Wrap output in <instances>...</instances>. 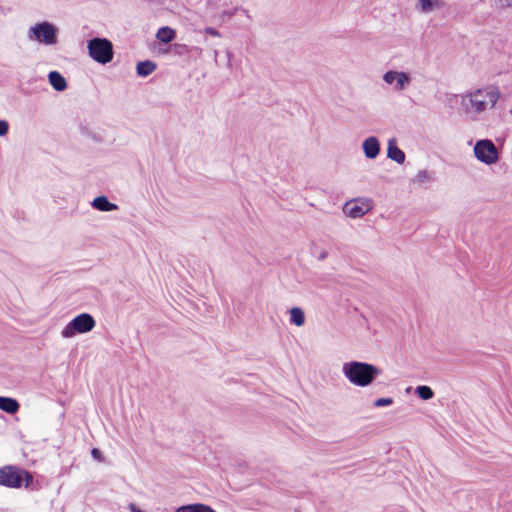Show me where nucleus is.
Here are the masks:
<instances>
[{"mask_svg": "<svg viewBox=\"0 0 512 512\" xmlns=\"http://www.w3.org/2000/svg\"><path fill=\"white\" fill-rule=\"evenodd\" d=\"M460 97V110L473 119L492 111L499 98L500 91L496 86L485 85L469 90Z\"/></svg>", "mask_w": 512, "mask_h": 512, "instance_id": "nucleus-1", "label": "nucleus"}, {"mask_svg": "<svg viewBox=\"0 0 512 512\" xmlns=\"http://www.w3.org/2000/svg\"><path fill=\"white\" fill-rule=\"evenodd\" d=\"M341 370L350 384L362 388L370 386L381 374L377 366L355 360L343 363Z\"/></svg>", "mask_w": 512, "mask_h": 512, "instance_id": "nucleus-2", "label": "nucleus"}, {"mask_svg": "<svg viewBox=\"0 0 512 512\" xmlns=\"http://www.w3.org/2000/svg\"><path fill=\"white\" fill-rule=\"evenodd\" d=\"M57 34L58 29L54 24L43 21L36 23L28 29L27 38L38 44L53 46L58 42Z\"/></svg>", "mask_w": 512, "mask_h": 512, "instance_id": "nucleus-3", "label": "nucleus"}, {"mask_svg": "<svg viewBox=\"0 0 512 512\" xmlns=\"http://www.w3.org/2000/svg\"><path fill=\"white\" fill-rule=\"evenodd\" d=\"M32 480V475L20 468L10 465L0 468V485L2 486L20 488L24 482L25 487H28Z\"/></svg>", "mask_w": 512, "mask_h": 512, "instance_id": "nucleus-4", "label": "nucleus"}, {"mask_svg": "<svg viewBox=\"0 0 512 512\" xmlns=\"http://www.w3.org/2000/svg\"><path fill=\"white\" fill-rule=\"evenodd\" d=\"M473 156L486 166L496 165L500 160L499 150L491 139L477 140L473 147Z\"/></svg>", "mask_w": 512, "mask_h": 512, "instance_id": "nucleus-5", "label": "nucleus"}, {"mask_svg": "<svg viewBox=\"0 0 512 512\" xmlns=\"http://www.w3.org/2000/svg\"><path fill=\"white\" fill-rule=\"evenodd\" d=\"M87 49L89 56L100 64L111 62L114 56L113 45L106 38H93L89 40Z\"/></svg>", "mask_w": 512, "mask_h": 512, "instance_id": "nucleus-6", "label": "nucleus"}, {"mask_svg": "<svg viewBox=\"0 0 512 512\" xmlns=\"http://www.w3.org/2000/svg\"><path fill=\"white\" fill-rule=\"evenodd\" d=\"M96 322L88 313H81L73 318L61 331L64 339L73 338L77 333L85 334L94 329Z\"/></svg>", "mask_w": 512, "mask_h": 512, "instance_id": "nucleus-7", "label": "nucleus"}, {"mask_svg": "<svg viewBox=\"0 0 512 512\" xmlns=\"http://www.w3.org/2000/svg\"><path fill=\"white\" fill-rule=\"evenodd\" d=\"M382 79L384 83L395 92H403L412 84V76L409 72L399 70H387Z\"/></svg>", "mask_w": 512, "mask_h": 512, "instance_id": "nucleus-8", "label": "nucleus"}, {"mask_svg": "<svg viewBox=\"0 0 512 512\" xmlns=\"http://www.w3.org/2000/svg\"><path fill=\"white\" fill-rule=\"evenodd\" d=\"M374 207L373 200L368 197H358L347 201L343 206L345 216L358 219L365 216Z\"/></svg>", "mask_w": 512, "mask_h": 512, "instance_id": "nucleus-9", "label": "nucleus"}, {"mask_svg": "<svg viewBox=\"0 0 512 512\" xmlns=\"http://www.w3.org/2000/svg\"><path fill=\"white\" fill-rule=\"evenodd\" d=\"M362 150L366 158L376 159L380 154V142L377 137H367L362 142Z\"/></svg>", "mask_w": 512, "mask_h": 512, "instance_id": "nucleus-10", "label": "nucleus"}, {"mask_svg": "<svg viewBox=\"0 0 512 512\" xmlns=\"http://www.w3.org/2000/svg\"><path fill=\"white\" fill-rule=\"evenodd\" d=\"M387 157L398 164H403L405 161V153L397 146L395 138L388 140Z\"/></svg>", "mask_w": 512, "mask_h": 512, "instance_id": "nucleus-11", "label": "nucleus"}, {"mask_svg": "<svg viewBox=\"0 0 512 512\" xmlns=\"http://www.w3.org/2000/svg\"><path fill=\"white\" fill-rule=\"evenodd\" d=\"M50 85L58 92H62L67 88V81L58 71H51L48 74Z\"/></svg>", "mask_w": 512, "mask_h": 512, "instance_id": "nucleus-12", "label": "nucleus"}, {"mask_svg": "<svg viewBox=\"0 0 512 512\" xmlns=\"http://www.w3.org/2000/svg\"><path fill=\"white\" fill-rule=\"evenodd\" d=\"M92 207L103 212L114 211L118 206L111 203L106 196H98L91 203Z\"/></svg>", "mask_w": 512, "mask_h": 512, "instance_id": "nucleus-13", "label": "nucleus"}, {"mask_svg": "<svg viewBox=\"0 0 512 512\" xmlns=\"http://www.w3.org/2000/svg\"><path fill=\"white\" fill-rule=\"evenodd\" d=\"M442 7L443 2L441 0H418L416 3V8L423 13H430Z\"/></svg>", "mask_w": 512, "mask_h": 512, "instance_id": "nucleus-14", "label": "nucleus"}, {"mask_svg": "<svg viewBox=\"0 0 512 512\" xmlns=\"http://www.w3.org/2000/svg\"><path fill=\"white\" fill-rule=\"evenodd\" d=\"M19 408L20 405L16 399L0 396V410L9 414H15Z\"/></svg>", "mask_w": 512, "mask_h": 512, "instance_id": "nucleus-15", "label": "nucleus"}, {"mask_svg": "<svg viewBox=\"0 0 512 512\" xmlns=\"http://www.w3.org/2000/svg\"><path fill=\"white\" fill-rule=\"evenodd\" d=\"M289 321L297 327H302L306 321L303 309L300 307H292L289 310Z\"/></svg>", "mask_w": 512, "mask_h": 512, "instance_id": "nucleus-16", "label": "nucleus"}, {"mask_svg": "<svg viewBox=\"0 0 512 512\" xmlns=\"http://www.w3.org/2000/svg\"><path fill=\"white\" fill-rule=\"evenodd\" d=\"M176 512H216V511L208 505L197 503V504H189V505H184V506L178 507L176 509Z\"/></svg>", "mask_w": 512, "mask_h": 512, "instance_id": "nucleus-17", "label": "nucleus"}, {"mask_svg": "<svg viewBox=\"0 0 512 512\" xmlns=\"http://www.w3.org/2000/svg\"><path fill=\"white\" fill-rule=\"evenodd\" d=\"M156 69V65L152 61H143L137 64V74L141 77H146L153 73Z\"/></svg>", "mask_w": 512, "mask_h": 512, "instance_id": "nucleus-18", "label": "nucleus"}, {"mask_svg": "<svg viewBox=\"0 0 512 512\" xmlns=\"http://www.w3.org/2000/svg\"><path fill=\"white\" fill-rule=\"evenodd\" d=\"M156 37L163 43L171 42L175 37V30L170 27H162L158 30Z\"/></svg>", "mask_w": 512, "mask_h": 512, "instance_id": "nucleus-19", "label": "nucleus"}, {"mask_svg": "<svg viewBox=\"0 0 512 512\" xmlns=\"http://www.w3.org/2000/svg\"><path fill=\"white\" fill-rule=\"evenodd\" d=\"M415 393L422 400H430L434 397L433 390L426 385H420L415 388Z\"/></svg>", "mask_w": 512, "mask_h": 512, "instance_id": "nucleus-20", "label": "nucleus"}, {"mask_svg": "<svg viewBox=\"0 0 512 512\" xmlns=\"http://www.w3.org/2000/svg\"><path fill=\"white\" fill-rule=\"evenodd\" d=\"M416 181L419 183H426L432 181V175L428 170H420L417 172Z\"/></svg>", "mask_w": 512, "mask_h": 512, "instance_id": "nucleus-21", "label": "nucleus"}, {"mask_svg": "<svg viewBox=\"0 0 512 512\" xmlns=\"http://www.w3.org/2000/svg\"><path fill=\"white\" fill-rule=\"evenodd\" d=\"M394 403L393 398L387 397V398H378L374 401L373 405L375 407H385L390 406Z\"/></svg>", "mask_w": 512, "mask_h": 512, "instance_id": "nucleus-22", "label": "nucleus"}, {"mask_svg": "<svg viewBox=\"0 0 512 512\" xmlns=\"http://www.w3.org/2000/svg\"><path fill=\"white\" fill-rule=\"evenodd\" d=\"M494 4L498 9H512V0H494Z\"/></svg>", "mask_w": 512, "mask_h": 512, "instance_id": "nucleus-23", "label": "nucleus"}, {"mask_svg": "<svg viewBox=\"0 0 512 512\" xmlns=\"http://www.w3.org/2000/svg\"><path fill=\"white\" fill-rule=\"evenodd\" d=\"M9 131V123L6 120H0V136H5Z\"/></svg>", "mask_w": 512, "mask_h": 512, "instance_id": "nucleus-24", "label": "nucleus"}, {"mask_svg": "<svg viewBox=\"0 0 512 512\" xmlns=\"http://www.w3.org/2000/svg\"><path fill=\"white\" fill-rule=\"evenodd\" d=\"M205 33H207V34H209V35H211L213 37H220V33L216 29H214L212 27H207L205 29Z\"/></svg>", "mask_w": 512, "mask_h": 512, "instance_id": "nucleus-25", "label": "nucleus"}, {"mask_svg": "<svg viewBox=\"0 0 512 512\" xmlns=\"http://www.w3.org/2000/svg\"><path fill=\"white\" fill-rule=\"evenodd\" d=\"M91 454L94 459H96L98 461H102V455L98 449H96V448L92 449Z\"/></svg>", "mask_w": 512, "mask_h": 512, "instance_id": "nucleus-26", "label": "nucleus"}, {"mask_svg": "<svg viewBox=\"0 0 512 512\" xmlns=\"http://www.w3.org/2000/svg\"><path fill=\"white\" fill-rule=\"evenodd\" d=\"M130 512H143L140 508H138L135 504L131 503L128 506Z\"/></svg>", "mask_w": 512, "mask_h": 512, "instance_id": "nucleus-27", "label": "nucleus"}, {"mask_svg": "<svg viewBox=\"0 0 512 512\" xmlns=\"http://www.w3.org/2000/svg\"><path fill=\"white\" fill-rule=\"evenodd\" d=\"M510 113L512 114V107H511Z\"/></svg>", "mask_w": 512, "mask_h": 512, "instance_id": "nucleus-28", "label": "nucleus"}]
</instances>
